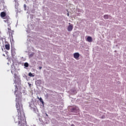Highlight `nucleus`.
Masks as SVG:
<instances>
[{
  "instance_id": "21",
  "label": "nucleus",
  "mask_w": 126,
  "mask_h": 126,
  "mask_svg": "<svg viewBox=\"0 0 126 126\" xmlns=\"http://www.w3.org/2000/svg\"><path fill=\"white\" fill-rule=\"evenodd\" d=\"M12 73V71H11Z\"/></svg>"
},
{
  "instance_id": "18",
  "label": "nucleus",
  "mask_w": 126,
  "mask_h": 126,
  "mask_svg": "<svg viewBox=\"0 0 126 126\" xmlns=\"http://www.w3.org/2000/svg\"><path fill=\"white\" fill-rule=\"evenodd\" d=\"M45 115H46V116H47V117H48V114H47V113H45Z\"/></svg>"
},
{
  "instance_id": "12",
  "label": "nucleus",
  "mask_w": 126,
  "mask_h": 126,
  "mask_svg": "<svg viewBox=\"0 0 126 126\" xmlns=\"http://www.w3.org/2000/svg\"><path fill=\"white\" fill-rule=\"evenodd\" d=\"M29 76H30L31 77H34V75H33V74H32V73L30 72L29 73Z\"/></svg>"
},
{
  "instance_id": "8",
  "label": "nucleus",
  "mask_w": 126,
  "mask_h": 126,
  "mask_svg": "<svg viewBox=\"0 0 126 126\" xmlns=\"http://www.w3.org/2000/svg\"><path fill=\"white\" fill-rule=\"evenodd\" d=\"M1 43H3V38L0 36V47H1Z\"/></svg>"
},
{
  "instance_id": "17",
  "label": "nucleus",
  "mask_w": 126,
  "mask_h": 126,
  "mask_svg": "<svg viewBox=\"0 0 126 126\" xmlns=\"http://www.w3.org/2000/svg\"><path fill=\"white\" fill-rule=\"evenodd\" d=\"M39 69H42V67H39Z\"/></svg>"
},
{
  "instance_id": "1",
  "label": "nucleus",
  "mask_w": 126,
  "mask_h": 126,
  "mask_svg": "<svg viewBox=\"0 0 126 126\" xmlns=\"http://www.w3.org/2000/svg\"><path fill=\"white\" fill-rule=\"evenodd\" d=\"M16 109L18 113V116H16L14 118L15 123H18L20 125L22 122L21 118L22 116H24V111H23V106L22 104H20L19 103L16 104Z\"/></svg>"
},
{
  "instance_id": "13",
  "label": "nucleus",
  "mask_w": 126,
  "mask_h": 126,
  "mask_svg": "<svg viewBox=\"0 0 126 126\" xmlns=\"http://www.w3.org/2000/svg\"><path fill=\"white\" fill-rule=\"evenodd\" d=\"M104 19H108V18H109V17H108V15H105L104 16Z\"/></svg>"
},
{
  "instance_id": "14",
  "label": "nucleus",
  "mask_w": 126,
  "mask_h": 126,
  "mask_svg": "<svg viewBox=\"0 0 126 126\" xmlns=\"http://www.w3.org/2000/svg\"><path fill=\"white\" fill-rule=\"evenodd\" d=\"M17 76V75H16V73H15L14 74V78L16 79Z\"/></svg>"
},
{
  "instance_id": "6",
  "label": "nucleus",
  "mask_w": 126,
  "mask_h": 126,
  "mask_svg": "<svg viewBox=\"0 0 126 126\" xmlns=\"http://www.w3.org/2000/svg\"><path fill=\"white\" fill-rule=\"evenodd\" d=\"M72 29H73V26L72 25H69L67 28L68 31H72Z\"/></svg>"
},
{
  "instance_id": "16",
  "label": "nucleus",
  "mask_w": 126,
  "mask_h": 126,
  "mask_svg": "<svg viewBox=\"0 0 126 126\" xmlns=\"http://www.w3.org/2000/svg\"><path fill=\"white\" fill-rule=\"evenodd\" d=\"M24 6L25 8H26V4H24Z\"/></svg>"
},
{
  "instance_id": "11",
  "label": "nucleus",
  "mask_w": 126,
  "mask_h": 126,
  "mask_svg": "<svg viewBox=\"0 0 126 126\" xmlns=\"http://www.w3.org/2000/svg\"><path fill=\"white\" fill-rule=\"evenodd\" d=\"M24 66H25V67H28V66H29V64L27 63H24Z\"/></svg>"
},
{
  "instance_id": "9",
  "label": "nucleus",
  "mask_w": 126,
  "mask_h": 126,
  "mask_svg": "<svg viewBox=\"0 0 126 126\" xmlns=\"http://www.w3.org/2000/svg\"><path fill=\"white\" fill-rule=\"evenodd\" d=\"M1 17H5V15H6V14L4 12H2L0 13Z\"/></svg>"
},
{
  "instance_id": "3",
  "label": "nucleus",
  "mask_w": 126,
  "mask_h": 126,
  "mask_svg": "<svg viewBox=\"0 0 126 126\" xmlns=\"http://www.w3.org/2000/svg\"><path fill=\"white\" fill-rule=\"evenodd\" d=\"M8 32H9V36H12L13 35V31L11 30V29L10 28H8Z\"/></svg>"
},
{
  "instance_id": "2",
  "label": "nucleus",
  "mask_w": 126,
  "mask_h": 126,
  "mask_svg": "<svg viewBox=\"0 0 126 126\" xmlns=\"http://www.w3.org/2000/svg\"><path fill=\"white\" fill-rule=\"evenodd\" d=\"M71 111L73 113H76V112H79V108L77 106L73 107L71 109Z\"/></svg>"
},
{
  "instance_id": "19",
  "label": "nucleus",
  "mask_w": 126,
  "mask_h": 126,
  "mask_svg": "<svg viewBox=\"0 0 126 126\" xmlns=\"http://www.w3.org/2000/svg\"><path fill=\"white\" fill-rule=\"evenodd\" d=\"M0 36H1V32H0Z\"/></svg>"
},
{
  "instance_id": "4",
  "label": "nucleus",
  "mask_w": 126,
  "mask_h": 126,
  "mask_svg": "<svg viewBox=\"0 0 126 126\" xmlns=\"http://www.w3.org/2000/svg\"><path fill=\"white\" fill-rule=\"evenodd\" d=\"M5 48L7 50V51H9L10 50V45L9 43H7L5 45Z\"/></svg>"
},
{
  "instance_id": "5",
  "label": "nucleus",
  "mask_w": 126,
  "mask_h": 126,
  "mask_svg": "<svg viewBox=\"0 0 126 126\" xmlns=\"http://www.w3.org/2000/svg\"><path fill=\"white\" fill-rule=\"evenodd\" d=\"M74 59L76 60H78V58H79V53H75L73 55Z\"/></svg>"
},
{
  "instance_id": "20",
  "label": "nucleus",
  "mask_w": 126,
  "mask_h": 126,
  "mask_svg": "<svg viewBox=\"0 0 126 126\" xmlns=\"http://www.w3.org/2000/svg\"><path fill=\"white\" fill-rule=\"evenodd\" d=\"M67 16H69V14L67 13Z\"/></svg>"
},
{
  "instance_id": "10",
  "label": "nucleus",
  "mask_w": 126,
  "mask_h": 126,
  "mask_svg": "<svg viewBox=\"0 0 126 126\" xmlns=\"http://www.w3.org/2000/svg\"><path fill=\"white\" fill-rule=\"evenodd\" d=\"M37 99L39 100L40 102H41L42 104H44V101L43 100V99H42V97L39 98V97H37Z\"/></svg>"
},
{
  "instance_id": "7",
  "label": "nucleus",
  "mask_w": 126,
  "mask_h": 126,
  "mask_svg": "<svg viewBox=\"0 0 126 126\" xmlns=\"http://www.w3.org/2000/svg\"><path fill=\"white\" fill-rule=\"evenodd\" d=\"M87 41L91 43V42H92V37L91 36H88L87 38Z\"/></svg>"
},
{
  "instance_id": "15",
  "label": "nucleus",
  "mask_w": 126,
  "mask_h": 126,
  "mask_svg": "<svg viewBox=\"0 0 126 126\" xmlns=\"http://www.w3.org/2000/svg\"><path fill=\"white\" fill-rule=\"evenodd\" d=\"M16 87V91H17V90H18V88L17 87V86H15Z\"/></svg>"
}]
</instances>
